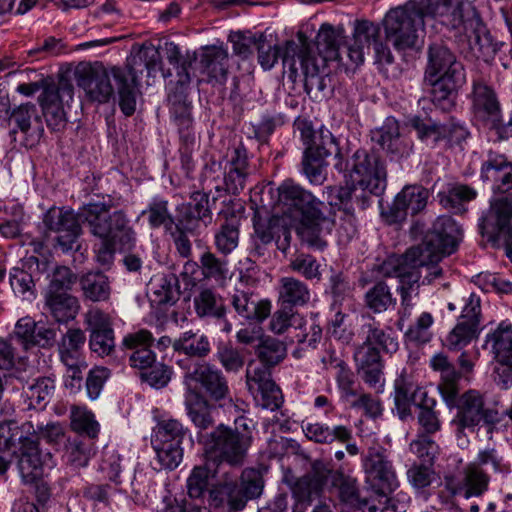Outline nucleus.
I'll return each mask as SVG.
<instances>
[{
    "mask_svg": "<svg viewBox=\"0 0 512 512\" xmlns=\"http://www.w3.org/2000/svg\"><path fill=\"white\" fill-rule=\"evenodd\" d=\"M255 354L260 363L273 368L285 359L287 349L280 340L266 337L260 339L255 348Z\"/></svg>",
    "mask_w": 512,
    "mask_h": 512,
    "instance_id": "8fccbe9b",
    "label": "nucleus"
},
{
    "mask_svg": "<svg viewBox=\"0 0 512 512\" xmlns=\"http://www.w3.org/2000/svg\"><path fill=\"white\" fill-rule=\"evenodd\" d=\"M428 394L426 390L419 387L411 377L400 375L394 382V404L398 417L405 421L412 417V404L416 406L417 401L422 400V395Z\"/></svg>",
    "mask_w": 512,
    "mask_h": 512,
    "instance_id": "c756f323",
    "label": "nucleus"
},
{
    "mask_svg": "<svg viewBox=\"0 0 512 512\" xmlns=\"http://www.w3.org/2000/svg\"><path fill=\"white\" fill-rule=\"evenodd\" d=\"M184 406L190 421L200 431L213 426V406L202 393L184 392Z\"/></svg>",
    "mask_w": 512,
    "mask_h": 512,
    "instance_id": "473e14b6",
    "label": "nucleus"
},
{
    "mask_svg": "<svg viewBox=\"0 0 512 512\" xmlns=\"http://www.w3.org/2000/svg\"><path fill=\"white\" fill-rule=\"evenodd\" d=\"M329 475L331 476L332 486L338 490L340 501L352 508L353 512L356 510L361 512L360 508L366 506L367 503L360 499L357 479L345 475L341 470H331Z\"/></svg>",
    "mask_w": 512,
    "mask_h": 512,
    "instance_id": "79ce46f5",
    "label": "nucleus"
},
{
    "mask_svg": "<svg viewBox=\"0 0 512 512\" xmlns=\"http://www.w3.org/2000/svg\"><path fill=\"white\" fill-rule=\"evenodd\" d=\"M215 357L228 373H238L245 364L243 354L231 343H220Z\"/></svg>",
    "mask_w": 512,
    "mask_h": 512,
    "instance_id": "338daca9",
    "label": "nucleus"
},
{
    "mask_svg": "<svg viewBox=\"0 0 512 512\" xmlns=\"http://www.w3.org/2000/svg\"><path fill=\"white\" fill-rule=\"evenodd\" d=\"M512 196L505 195L496 199L491 206V215L479 223V231L491 242H498L501 234H506L511 227Z\"/></svg>",
    "mask_w": 512,
    "mask_h": 512,
    "instance_id": "aec40b11",
    "label": "nucleus"
},
{
    "mask_svg": "<svg viewBox=\"0 0 512 512\" xmlns=\"http://www.w3.org/2000/svg\"><path fill=\"white\" fill-rule=\"evenodd\" d=\"M223 169L225 190L231 194H238L244 189L250 174L248 154L243 144L227 153Z\"/></svg>",
    "mask_w": 512,
    "mask_h": 512,
    "instance_id": "412c9836",
    "label": "nucleus"
},
{
    "mask_svg": "<svg viewBox=\"0 0 512 512\" xmlns=\"http://www.w3.org/2000/svg\"><path fill=\"white\" fill-rule=\"evenodd\" d=\"M193 303L199 318L225 319L227 313L225 300L212 288H202L194 297Z\"/></svg>",
    "mask_w": 512,
    "mask_h": 512,
    "instance_id": "58836bf2",
    "label": "nucleus"
},
{
    "mask_svg": "<svg viewBox=\"0 0 512 512\" xmlns=\"http://www.w3.org/2000/svg\"><path fill=\"white\" fill-rule=\"evenodd\" d=\"M111 208V203H88L81 208L78 217L93 236L99 239L119 236L120 248L130 250L136 244V232L130 226V220L123 210L111 213Z\"/></svg>",
    "mask_w": 512,
    "mask_h": 512,
    "instance_id": "6e6552de",
    "label": "nucleus"
},
{
    "mask_svg": "<svg viewBox=\"0 0 512 512\" xmlns=\"http://www.w3.org/2000/svg\"><path fill=\"white\" fill-rule=\"evenodd\" d=\"M472 111L482 124H494L501 112V105L494 89L482 80H473L470 95Z\"/></svg>",
    "mask_w": 512,
    "mask_h": 512,
    "instance_id": "5701e85b",
    "label": "nucleus"
},
{
    "mask_svg": "<svg viewBox=\"0 0 512 512\" xmlns=\"http://www.w3.org/2000/svg\"><path fill=\"white\" fill-rule=\"evenodd\" d=\"M301 319L302 316L294 312L293 308L281 305L271 318L270 329L275 334L288 332L290 337L294 328L301 325Z\"/></svg>",
    "mask_w": 512,
    "mask_h": 512,
    "instance_id": "e2e57ef3",
    "label": "nucleus"
},
{
    "mask_svg": "<svg viewBox=\"0 0 512 512\" xmlns=\"http://www.w3.org/2000/svg\"><path fill=\"white\" fill-rule=\"evenodd\" d=\"M342 30L336 29L329 23H323L316 36V55L306 41V37L299 33V44L295 41L285 43L283 66L288 69L290 78H296L300 73L304 77V87L307 93L313 90L323 91L324 80L320 76L321 68L327 61L339 59V49L342 40Z\"/></svg>",
    "mask_w": 512,
    "mask_h": 512,
    "instance_id": "f03ea898",
    "label": "nucleus"
},
{
    "mask_svg": "<svg viewBox=\"0 0 512 512\" xmlns=\"http://www.w3.org/2000/svg\"><path fill=\"white\" fill-rule=\"evenodd\" d=\"M466 76L463 64L456 55L443 43L431 44L427 51V65L424 79L436 77Z\"/></svg>",
    "mask_w": 512,
    "mask_h": 512,
    "instance_id": "6ab92c4d",
    "label": "nucleus"
},
{
    "mask_svg": "<svg viewBox=\"0 0 512 512\" xmlns=\"http://www.w3.org/2000/svg\"><path fill=\"white\" fill-rule=\"evenodd\" d=\"M201 74L206 75L209 81L222 83L226 81L229 68V54L222 46H204L196 56Z\"/></svg>",
    "mask_w": 512,
    "mask_h": 512,
    "instance_id": "393cba45",
    "label": "nucleus"
},
{
    "mask_svg": "<svg viewBox=\"0 0 512 512\" xmlns=\"http://www.w3.org/2000/svg\"><path fill=\"white\" fill-rule=\"evenodd\" d=\"M424 82L431 87L432 103L444 112H450L455 106L458 98V91L466 83V76L436 77L435 79H424Z\"/></svg>",
    "mask_w": 512,
    "mask_h": 512,
    "instance_id": "a878e982",
    "label": "nucleus"
},
{
    "mask_svg": "<svg viewBox=\"0 0 512 512\" xmlns=\"http://www.w3.org/2000/svg\"><path fill=\"white\" fill-rule=\"evenodd\" d=\"M434 323V318L431 313L423 312L415 320V322L405 332V337L410 342L416 344H425L432 339L431 327Z\"/></svg>",
    "mask_w": 512,
    "mask_h": 512,
    "instance_id": "774afa93",
    "label": "nucleus"
},
{
    "mask_svg": "<svg viewBox=\"0 0 512 512\" xmlns=\"http://www.w3.org/2000/svg\"><path fill=\"white\" fill-rule=\"evenodd\" d=\"M85 341L86 337L81 329H69L63 335L58 350L60 360L65 366L85 363L81 352Z\"/></svg>",
    "mask_w": 512,
    "mask_h": 512,
    "instance_id": "37998d69",
    "label": "nucleus"
},
{
    "mask_svg": "<svg viewBox=\"0 0 512 512\" xmlns=\"http://www.w3.org/2000/svg\"><path fill=\"white\" fill-rule=\"evenodd\" d=\"M490 477L475 463L468 465L464 470V476L455 490V494L469 499L479 497L488 489Z\"/></svg>",
    "mask_w": 512,
    "mask_h": 512,
    "instance_id": "a19ab883",
    "label": "nucleus"
},
{
    "mask_svg": "<svg viewBox=\"0 0 512 512\" xmlns=\"http://www.w3.org/2000/svg\"><path fill=\"white\" fill-rule=\"evenodd\" d=\"M230 302L235 312L246 320L262 322L271 311V303L268 300L258 301L250 290L235 289Z\"/></svg>",
    "mask_w": 512,
    "mask_h": 512,
    "instance_id": "7c9ffc66",
    "label": "nucleus"
},
{
    "mask_svg": "<svg viewBox=\"0 0 512 512\" xmlns=\"http://www.w3.org/2000/svg\"><path fill=\"white\" fill-rule=\"evenodd\" d=\"M71 429L76 435H86L89 439L96 438L100 425L94 414L85 407L73 406L70 413Z\"/></svg>",
    "mask_w": 512,
    "mask_h": 512,
    "instance_id": "603ef678",
    "label": "nucleus"
},
{
    "mask_svg": "<svg viewBox=\"0 0 512 512\" xmlns=\"http://www.w3.org/2000/svg\"><path fill=\"white\" fill-rule=\"evenodd\" d=\"M384 27L386 39L397 51L413 48L424 27L423 7L411 1L391 9L385 16Z\"/></svg>",
    "mask_w": 512,
    "mask_h": 512,
    "instance_id": "9d476101",
    "label": "nucleus"
},
{
    "mask_svg": "<svg viewBox=\"0 0 512 512\" xmlns=\"http://www.w3.org/2000/svg\"><path fill=\"white\" fill-rule=\"evenodd\" d=\"M32 422L19 425L9 420L0 423V450H9L19 446L17 454V468L23 484H34L42 476L46 468L54 466L53 456L50 452H43L39 442L30 435L35 434Z\"/></svg>",
    "mask_w": 512,
    "mask_h": 512,
    "instance_id": "20e7f679",
    "label": "nucleus"
},
{
    "mask_svg": "<svg viewBox=\"0 0 512 512\" xmlns=\"http://www.w3.org/2000/svg\"><path fill=\"white\" fill-rule=\"evenodd\" d=\"M310 300L308 286L294 277H283L279 285V302L287 307L303 306Z\"/></svg>",
    "mask_w": 512,
    "mask_h": 512,
    "instance_id": "c03bdc74",
    "label": "nucleus"
},
{
    "mask_svg": "<svg viewBox=\"0 0 512 512\" xmlns=\"http://www.w3.org/2000/svg\"><path fill=\"white\" fill-rule=\"evenodd\" d=\"M55 381L51 377H40L28 387L26 392L29 405L33 407H45L53 395Z\"/></svg>",
    "mask_w": 512,
    "mask_h": 512,
    "instance_id": "69168bd1",
    "label": "nucleus"
},
{
    "mask_svg": "<svg viewBox=\"0 0 512 512\" xmlns=\"http://www.w3.org/2000/svg\"><path fill=\"white\" fill-rule=\"evenodd\" d=\"M380 28L370 21H358L352 42L347 47V54L351 62L360 65L364 62V56L369 52L371 45L374 47L379 42Z\"/></svg>",
    "mask_w": 512,
    "mask_h": 512,
    "instance_id": "cd10ccee",
    "label": "nucleus"
},
{
    "mask_svg": "<svg viewBox=\"0 0 512 512\" xmlns=\"http://www.w3.org/2000/svg\"><path fill=\"white\" fill-rule=\"evenodd\" d=\"M160 62L159 50L152 44H143L137 49L133 48L125 67L111 68L119 95V106L126 116L133 115L136 110V89L139 77L145 71L148 77L153 76Z\"/></svg>",
    "mask_w": 512,
    "mask_h": 512,
    "instance_id": "423d86ee",
    "label": "nucleus"
},
{
    "mask_svg": "<svg viewBox=\"0 0 512 512\" xmlns=\"http://www.w3.org/2000/svg\"><path fill=\"white\" fill-rule=\"evenodd\" d=\"M243 430L219 424L213 431L199 435L205 459L222 471L223 464L232 468L243 466L252 443V434L246 424Z\"/></svg>",
    "mask_w": 512,
    "mask_h": 512,
    "instance_id": "0eeeda50",
    "label": "nucleus"
},
{
    "mask_svg": "<svg viewBox=\"0 0 512 512\" xmlns=\"http://www.w3.org/2000/svg\"><path fill=\"white\" fill-rule=\"evenodd\" d=\"M436 405V399L430 397L428 394H423L422 400L417 401V422L420 427V433L418 435L430 436L440 431L441 421L439 412L435 410Z\"/></svg>",
    "mask_w": 512,
    "mask_h": 512,
    "instance_id": "a18cd8bd",
    "label": "nucleus"
},
{
    "mask_svg": "<svg viewBox=\"0 0 512 512\" xmlns=\"http://www.w3.org/2000/svg\"><path fill=\"white\" fill-rule=\"evenodd\" d=\"M186 86L178 85L176 90L169 94L168 102L170 105V113L178 126L192 125L191 105L187 101Z\"/></svg>",
    "mask_w": 512,
    "mask_h": 512,
    "instance_id": "5fc2aeb1",
    "label": "nucleus"
},
{
    "mask_svg": "<svg viewBox=\"0 0 512 512\" xmlns=\"http://www.w3.org/2000/svg\"><path fill=\"white\" fill-rule=\"evenodd\" d=\"M160 468L173 470L179 466L183 458V448L176 442L165 443L152 440Z\"/></svg>",
    "mask_w": 512,
    "mask_h": 512,
    "instance_id": "0e129e2a",
    "label": "nucleus"
},
{
    "mask_svg": "<svg viewBox=\"0 0 512 512\" xmlns=\"http://www.w3.org/2000/svg\"><path fill=\"white\" fill-rule=\"evenodd\" d=\"M463 232L450 216H440L426 232L423 241L409 248L403 255H390L373 266L380 277L399 278L409 267H427L422 284H431L443 274L440 261L454 253L462 240Z\"/></svg>",
    "mask_w": 512,
    "mask_h": 512,
    "instance_id": "f257e3e1",
    "label": "nucleus"
},
{
    "mask_svg": "<svg viewBox=\"0 0 512 512\" xmlns=\"http://www.w3.org/2000/svg\"><path fill=\"white\" fill-rule=\"evenodd\" d=\"M363 319L366 321L361 325L360 335L363 336L365 341L386 353L392 354L398 350L399 344L393 336L392 328H381L379 322L371 316L363 317Z\"/></svg>",
    "mask_w": 512,
    "mask_h": 512,
    "instance_id": "f704fd0d",
    "label": "nucleus"
},
{
    "mask_svg": "<svg viewBox=\"0 0 512 512\" xmlns=\"http://www.w3.org/2000/svg\"><path fill=\"white\" fill-rule=\"evenodd\" d=\"M148 215V223L151 228L164 226L166 232L174 227L175 218L169 212L168 201L159 197H154L146 210L141 215Z\"/></svg>",
    "mask_w": 512,
    "mask_h": 512,
    "instance_id": "4d7b16f0",
    "label": "nucleus"
},
{
    "mask_svg": "<svg viewBox=\"0 0 512 512\" xmlns=\"http://www.w3.org/2000/svg\"><path fill=\"white\" fill-rule=\"evenodd\" d=\"M111 76V69L108 70L102 66L91 67L81 74L79 86L85 90L91 100L104 103L114 93Z\"/></svg>",
    "mask_w": 512,
    "mask_h": 512,
    "instance_id": "bb28decb",
    "label": "nucleus"
},
{
    "mask_svg": "<svg viewBox=\"0 0 512 512\" xmlns=\"http://www.w3.org/2000/svg\"><path fill=\"white\" fill-rule=\"evenodd\" d=\"M495 360L512 359V325L502 322L486 337Z\"/></svg>",
    "mask_w": 512,
    "mask_h": 512,
    "instance_id": "de8ad7c7",
    "label": "nucleus"
},
{
    "mask_svg": "<svg viewBox=\"0 0 512 512\" xmlns=\"http://www.w3.org/2000/svg\"><path fill=\"white\" fill-rule=\"evenodd\" d=\"M322 338V328L313 320L302 317L301 325L296 326L290 336L291 342H297L302 349L315 348Z\"/></svg>",
    "mask_w": 512,
    "mask_h": 512,
    "instance_id": "bf43d9fd",
    "label": "nucleus"
},
{
    "mask_svg": "<svg viewBox=\"0 0 512 512\" xmlns=\"http://www.w3.org/2000/svg\"><path fill=\"white\" fill-rule=\"evenodd\" d=\"M10 285L15 295L23 300L32 301L36 298V285L30 273L14 267L10 271Z\"/></svg>",
    "mask_w": 512,
    "mask_h": 512,
    "instance_id": "680f3d73",
    "label": "nucleus"
},
{
    "mask_svg": "<svg viewBox=\"0 0 512 512\" xmlns=\"http://www.w3.org/2000/svg\"><path fill=\"white\" fill-rule=\"evenodd\" d=\"M302 430L310 441L319 444H331L334 441L348 442L352 439V431L343 425L330 427L320 422H302Z\"/></svg>",
    "mask_w": 512,
    "mask_h": 512,
    "instance_id": "e433bc0d",
    "label": "nucleus"
},
{
    "mask_svg": "<svg viewBox=\"0 0 512 512\" xmlns=\"http://www.w3.org/2000/svg\"><path fill=\"white\" fill-rule=\"evenodd\" d=\"M45 308L59 323L74 319L80 309L79 300L70 293H45Z\"/></svg>",
    "mask_w": 512,
    "mask_h": 512,
    "instance_id": "c9c22d12",
    "label": "nucleus"
},
{
    "mask_svg": "<svg viewBox=\"0 0 512 512\" xmlns=\"http://www.w3.org/2000/svg\"><path fill=\"white\" fill-rule=\"evenodd\" d=\"M430 193L421 185H406L395 197L391 206L382 211L389 224L404 221L410 211L412 215L421 212L427 205Z\"/></svg>",
    "mask_w": 512,
    "mask_h": 512,
    "instance_id": "dca6fc26",
    "label": "nucleus"
},
{
    "mask_svg": "<svg viewBox=\"0 0 512 512\" xmlns=\"http://www.w3.org/2000/svg\"><path fill=\"white\" fill-rule=\"evenodd\" d=\"M79 285L85 300L104 302L110 298V280L108 276L101 271H89L84 273L79 278Z\"/></svg>",
    "mask_w": 512,
    "mask_h": 512,
    "instance_id": "ea45409f",
    "label": "nucleus"
},
{
    "mask_svg": "<svg viewBox=\"0 0 512 512\" xmlns=\"http://www.w3.org/2000/svg\"><path fill=\"white\" fill-rule=\"evenodd\" d=\"M447 24L456 29H463L468 36L471 49L478 57L487 61L495 54L496 48L492 38L470 2H460L453 9L451 20H448Z\"/></svg>",
    "mask_w": 512,
    "mask_h": 512,
    "instance_id": "f8f14e48",
    "label": "nucleus"
},
{
    "mask_svg": "<svg viewBox=\"0 0 512 512\" xmlns=\"http://www.w3.org/2000/svg\"><path fill=\"white\" fill-rule=\"evenodd\" d=\"M301 140L305 146L302 171L311 184L321 185L326 180L327 157L334 155L335 169L347 172L348 163L343 159L336 137L327 128L315 131L308 123L300 127Z\"/></svg>",
    "mask_w": 512,
    "mask_h": 512,
    "instance_id": "39448f33",
    "label": "nucleus"
},
{
    "mask_svg": "<svg viewBox=\"0 0 512 512\" xmlns=\"http://www.w3.org/2000/svg\"><path fill=\"white\" fill-rule=\"evenodd\" d=\"M240 221L233 217L223 223L214 236L216 249L222 255H228L234 251L239 243Z\"/></svg>",
    "mask_w": 512,
    "mask_h": 512,
    "instance_id": "3c124183",
    "label": "nucleus"
},
{
    "mask_svg": "<svg viewBox=\"0 0 512 512\" xmlns=\"http://www.w3.org/2000/svg\"><path fill=\"white\" fill-rule=\"evenodd\" d=\"M165 54L168 62L178 69L177 84L187 86L191 81L189 69L192 66V62L197 59L196 54L190 55L187 53L185 56H182L180 48L173 42L165 43Z\"/></svg>",
    "mask_w": 512,
    "mask_h": 512,
    "instance_id": "6e6d98bb",
    "label": "nucleus"
},
{
    "mask_svg": "<svg viewBox=\"0 0 512 512\" xmlns=\"http://www.w3.org/2000/svg\"><path fill=\"white\" fill-rule=\"evenodd\" d=\"M151 301L158 305L174 304L180 296L178 277L174 273H159L149 282Z\"/></svg>",
    "mask_w": 512,
    "mask_h": 512,
    "instance_id": "72a5a7b5",
    "label": "nucleus"
},
{
    "mask_svg": "<svg viewBox=\"0 0 512 512\" xmlns=\"http://www.w3.org/2000/svg\"><path fill=\"white\" fill-rule=\"evenodd\" d=\"M212 350L209 337L200 330H187L175 338L174 352L187 356L191 359H205Z\"/></svg>",
    "mask_w": 512,
    "mask_h": 512,
    "instance_id": "2f4dec72",
    "label": "nucleus"
},
{
    "mask_svg": "<svg viewBox=\"0 0 512 512\" xmlns=\"http://www.w3.org/2000/svg\"><path fill=\"white\" fill-rule=\"evenodd\" d=\"M331 469L322 460L311 464V471L300 477L291 487L294 505L292 512H305L307 507L323 492Z\"/></svg>",
    "mask_w": 512,
    "mask_h": 512,
    "instance_id": "2eb2a0df",
    "label": "nucleus"
},
{
    "mask_svg": "<svg viewBox=\"0 0 512 512\" xmlns=\"http://www.w3.org/2000/svg\"><path fill=\"white\" fill-rule=\"evenodd\" d=\"M79 220V217L72 210L57 207L49 209L43 217L45 227L50 231L59 233L57 243L64 252L75 248L81 233Z\"/></svg>",
    "mask_w": 512,
    "mask_h": 512,
    "instance_id": "f3484780",
    "label": "nucleus"
},
{
    "mask_svg": "<svg viewBox=\"0 0 512 512\" xmlns=\"http://www.w3.org/2000/svg\"><path fill=\"white\" fill-rule=\"evenodd\" d=\"M278 203L287 208L284 212L294 208L301 213L296 232L304 243L317 250L326 248L325 236L330 234L334 222L325 216L322 201L301 186L285 181L278 188Z\"/></svg>",
    "mask_w": 512,
    "mask_h": 512,
    "instance_id": "7ed1b4c3",
    "label": "nucleus"
},
{
    "mask_svg": "<svg viewBox=\"0 0 512 512\" xmlns=\"http://www.w3.org/2000/svg\"><path fill=\"white\" fill-rule=\"evenodd\" d=\"M366 484L378 495L387 496L399 485L395 469L387 450L379 444L372 445L362 457Z\"/></svg>",
    "mask_w": 512,
    "mask_h": 512,
    "instance_id": "ddd939ff",
    "label": "nucleus"
},
{
    "mask_svg": "<svg viewBox=\"0 0 512 512\" xmlns=\"http://www.w3.org/2000/svg\"><path fill=\"white\" fill-rule=\"evenodd\" d=\"M477 196L475 189L468 185L458 184L451 187L446 193H439L440 204L454 213H464V204L474 200Z\"/></svg>",
    "mask_w": 512,
    "mask_h": 512,
    "instance_id": "09e8293b",
    "label": "nucleus"
},
{
    "mask_svg": "<svg viewBox=\"0 0 512 512\" xmlns=\"http://www.w3.org/2000/svg\"><path fill=\"white\" fill-rule=\"evenodd\" d=\"M59 451L67 466L80 469L88 465L92 455V444L81 435H70Z\"/></svg>",
    "mask_w": 512,
    "mask_h": 512,
    "instance_id": "4c0bfd02",
    "label": "nucleus"
},
{
    "mask_svg": "<svg viewBox=\"0 0 512 512\" xmlns=\"http://www.w3.org/2000/svg\"><path fill=\"white\" fill-rule=\"evenodd\" d=\"M380 352L381 350L378 347L365 340L356 347L354 352L358 370L362 372L363 380L370 387H376L381 381L382 362Z\"/></svg>",
    "mask_w": 512,
    "mask_h": 512,
    "instance_id": "c85d7f7f",
    "label": "nucleus"
},
{
    "mask_svg": "<svg viewBox=\"0 0 512 512\" xmlns=\"http://www.w3.org/2000/svg\"><path fill=\"white\" fill-rule=\"evenodd\" d=\"M430 367L440 374L441 381L438 390L449 408L456 404L459 394V381L462 377L453 362L444 353H437L430 359Z\"/></svg>",
    "mask_w": 512,
    "mask_h": 512,
    "instance_id": "b1692460",
    "label": "nucleus"
},
{
    "mask_svg": "<svg viewBox=\"0 0 512 512\" xmlns=\"http://www.w3.org/2000/svg\"><path fill=\"white\" fill-rule=\"evenodd\" d=\"M154 432L152 440L171 444L176 442L179 446L187 436L190 437L188 428L176 419L160 421Z\"/></svg>",
    "mask_w": 512,
    "mask_h": 512,
    "instance_id": "13d9d810",
    "label": "nucleus"
},
{
    "mask_svg": "<svg viewBox=\"0 0 512 512\" xmlns=\"http://www.w3.org/2000/svg\"><path fill=\"white\" fill-rule=\"evenodd\" d=\"M480 178L493 183L495 192L512 189V162L501 153L489 151L480 168Z\"/></svg>",
    "mask_w": 512,
    "mask_h": 512,
    "instance_id": "4be33fe9",
    "label": "nucleus"
},
{
    "mask_svg": "<svg viewBox=\"0 0 512 512\" xmlns=\"http://www.w3.org/2000/svg\"><path fill=\"white\" fill-rule=\"evenodd\" d=\"M364 299L366 306L374 313H382L396 305V298L393 297L389 286L383 281H378L369 288Z\"/></svg>",
    "mask_w": 512,
    "mask_h": 512,
    "instance_id": "864d4df0",
    "label": "nucleus"
},
{
    "mask_svg": "<svg viewBox=\"0 0 512 512\" xmlns=\"http://www.w3.org/2000/svg\"><path fill=\"white\" fill-rule=\"evenodd\" d=\"M457 408V413L451 424L459 434L467 429L471 432L481 422L485 424H494L498 422V412L493 409L485 408L483 395L476 390H468L460 397L456 396V404L452 407Z\"/></svg>",
    "mask_w": 512,
    "mask_h": 512,
    "instance_id": "4468645a",
    "label": "nucleus"
},
{
    "mask_svg": "<svg viewBox=\"0 0 512 512\" xmlns=\"http://www.w3.org/2000/svg\"><path fill=\"white\" fill-rule=\"evenodd\" d=\"M177 365L185 370L183 385L185 390L192 393H202L208 400L214 402L232 401L228 380L222 370L206 361L191 363L180 359Z\"/></svg>",
    "mask_w": 512,
    "mask_h": 512,
    "instance_id": "1a4fd4ad",
    "label": "nucleus"
},
{
    "mask_svg": "<svg viewBox=\"0 0 512 512\" xmlns=\"http://www.w3.org/2000/svg\"><path fill=\"white\" fill-rule=\"evenodd\" d=\"M480 334V329L457 321L455 327L445 338V346L450 351H460L476 340Z\"/></svg>",
    "mask_w": 512,
    "mask_h": 512,
    "instance_id": "052dcab7",
    "label": "nucleus"
},
{
    "mask_svg": "<svg viewBox=\"0 0 512 512\" xmlns=\"http://www.w3.org/2000/svg\"><path fill=\"white\" fill-rule=\"evenodd\" d=\"M221 473V471L208 464L207 460L204 465L195 466L187 478L186 487L187 494L192 499H200L208 491L209 479Z\"/></svg>",
    "mask_w": 512,
    "mask_h": 512,
    "instance_id": "49530a36",
    "label": "nucleus"
},
{
    "mask_svg": "<svg viewBox=\"0 0 512 512\" xmlns=\"http://www.w3.org/2000/svg\"><path fill=\"white\" fill-rule=\"evenodd\" d=\"M371 139L392 158L408 157L413 151V143L400 134V125L394 117H387L382 126L371 131Z\"/></svg>",
    "mask_w": 512,
    "mask_h": 512,
    "instance_id": "a211bd4d",
    "label": "nucleus"
},
{
    "mask_svg": "<svg viewBox=\"0 0 512 512\" xmlns=\"http://www.w3.org/2000/svg\"><path fill=\"white\" fill-rule=\"evenodd\" d=\"M348 163L352 182L359 185L361 191L380 195L386 187L385 162L374 150L358 149Z\"/></svg>",
    "mask_w": 512,
    "mask_h": 512,
    "instance_id": "9b49d317",
    "label": "nucleus"
}]
</instances>
